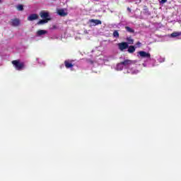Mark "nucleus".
<instances>
[{
	"label": "nucleus",
	"mask_w": 181,
	"mask_h": 181,
	"mask_svg": "<svg viewBox=\"0 0 181 181\" xmlns=\"http://www.w3.org/2000/svg\"><path fill=\"white\" fill-rule=\"evenodd\" d=\"M47 33V30H40L37 32V36H43V35H46Z\"/></svg>",
	"instance_id": "nucleus-12"
},
{
	"label": "nucleus",
	"mask_w": 181,
	"mask_h": 181,
	"mask_svg": "<svg viewBox=\"0 0 181 181\" xmlns=\"http://www.w3.org/2000/svg\"><path fill=\"white\" fill-rule=\"evenodd\" d=\"M20 23L21 21L18 18L12 19L11 22V26H19Z\"/></svg>",
	"instance_id": "nucleus-8"
},
{
	"label": "nucleus",
	"mask_w": 181,
	"mask_h": 181,
	"mask_svg": "<svg viewBox=\"0 0 181 181\" xmlns=\"http://www.w3.org/2000/svg\"><path fill=\"white\" fill-rule=\"evenodd\" d=\"M166 2H168V0H161L160 4H166Z\"/></svg>",
	"instance_id": "nucleus-22"
},
{
	"label": "nucleus",
	"mask_w": 181,
	"mask_h": 181,
	"mask_svg": "<svg viewBox=\"0 0 181 181\" xmlns=\"http://www.w3.org/2000/svg\"><path fill=\"white\" fill-rule=\"evenodd\" d=\"M139 54L141 57L146 58V59H151V54L149 52H146L144 51L139 52Z\"/></svg>",
	"instance_id": "nucleus-4"
},
{
	"label": "nucleus",
	"mask_w": 181,
	"mask_h": 181,
	"mask_svg": "<svg viewBox=\"0 0 181 181\" xmlns=\"http://www.w3.org/2000/svg\"><path fill=\"white\" fill-rule=\"evenodd\" d=\"M57 13H58L59 16H67V10L64 8L58 9Z\"/></svg>",
	"instance_id": "nucleus-6"
},
{
	"label": "nucleus",
	"mask_w": 181,
	"mask_h": 181,
	"mask_svg": "<svg viewBox=\"0 0 181 181\" xmlns=\"http://www.w3.org/2000/svg\"><path fill=\"white\" fill-rule=\"evenodd\" d=\"M122 63L126 69H128L132 64H135L136 62L131 59H124Z\"/></svg>",
	"instance_id": "nucleus-2"
},
{
	"label": "nucleus",
	"mask_w": 181,
	"mask_h": 181,
	"mask_svg": "<svg viewBox=\"0 0 181 181\" xmlns=\"http://www.w3.org/2000/svg\"><path fill=\"white\" fill-rule=\"evenodd\" d=\"M76 65V63H74V60H71L69 62V69H70V70H71V71H73V70H74V69H73V67H74Z\"/></svg>",
	"instance_id": "nucleus-10"
},
{
	"label": "nucleus",
	"mask_w": 181,
	"mask_h": 181,
	"mask_svg": "<svg viewBox=\"0 0 181 181\" xmlns=\"http://www.w3.org/2000/svg\"><path fill=\"white\" fill-rule=\"evenodd\" d=\"M128 73H132V74H136L137 73H139V71H138V70H134V71H131V69H128Z\"/></svg>",
	"instance_id": "nucleus-19"
},
{
	"label": "nucleus",
	"mask_w": 181,
	"mask_h": 181,
	"mask_svg": "<svg viewBox=\"0 0 181 181\" xmlns=\"http://www.w3.org/2000/svg\"><path fill=\"white\" fill-rule=\"evenodd\" d=\"M65 66L66 67V69H69V61L67 60L65 61Z\"/></svg>",
	"instance_id": "nucleus-21"
},
{
	"label": "nucleus",
	"mask_w": 181,
	"mask_h": 181,
	"mask_svg": "<svg viewBox=\"0 0 181 181\" xmlns=\"http://www.w3.org/2000/svg\"><path fill=\"white\" fill-rule=\"evenodd\" d=\"M16 9L18 11H23V5L22 4H18L16 6Z\"/></svg>",
	"instance_id": "nucleus-18"
},
{
	"label": "nucleus",
	"mask_w": 181,
	"mask_h": 181,
	"mask_svg": "<svg viewBox=\"0 0 181 181\" xmlns=\"http://www.w3.org/2000/svg\"><path fill=\"white\" fill-rule=\"evenodd\" d=\"M128 49L127 52L129 53H134V52H135V47L134 45H131L129 47H128Z\"/></svg>",
	"instance_id": "nucleus-15"
},
{
	"label": "nucleus",
	"mask_w": 181,
	"mask_h": 181,
	"mask_svg": "<svg viewBox=\"0 0 181 181\" xmlns=\"http://www.w3.org/2000/svg\"><path fill=\"white\" fill-rule=\"evenodd\" d=\"M127 11L131 12V8L129 7L127 8Z\"/></svg>",
	"instance_id": "nucleus-24"
},
{
	"label": "nucleus",
	"mask_w": 181,
	"mask_h": 181,
	"mask_svg": "<svg viewBox=\"0 0 181 181\" xmlns=\"http://www.w3.org/2000/svg\"><path fill=\"white\" fill-rule=\"evenodd\" d=\"M123 69H124V64H122V62L117 64L115 67V70H117V71L123 70Z\"/></svg>",
	"instance_id": "nucleus-9"
},
{
	"label": "nucleus",
	"mask_w": 181,
	"mask_h": 181,
	"mask_svg": "<svg viewBox=\"0 0 181 181\" xmlns=\"http://www.w3.org/2000/svg\"><path fill=\"white\" fill-rule=\"evenodd\" d=\"M113 37H115L116 39H118V37H119V33H118V30H115L113 32Z\"/></svg>",
	"instance_id": "nucleus-17"
},
{
	"label": "nucleus",
	"mask_w": 181,
	"mask_h": 181,
	"mask_svg": "<svg viewBox=\"0 0 181 181\" xmlns=\"http://www.w3.org/2000/svg\"><path fill=\"white\" fill-rule=\"evenodd\" d=\"M40 16H41V18L42 19H49V12L46 11H42L40 13Z\"/></svg>",
	"instance_id": "nucleus-7"
},
{
	"label": "nucleus",
	"mask_w": 181,
	"mask_h": 181,
	"mask_svg": "<svg viewBox=\"0 0 181 181\" xmlns=\"http://www.w3.org/2000/svg\"><path fill=\"white\" fill-rule=\"evenodd\" d=\"M12 64H13L15 69H16L19 71H21V70H23L25 67V64H23V62H21L18 60L13 61Z\"/></svg>",
	"instance_id": "nucleus-1"
},
{
	"label": "nucleus",
	"mask_w": 181,
	"mask_h": 181,
	"mask_svg": "<svg viewBox=\"0 0 181 181\" xmlns=\"http://www.w3.org/2000/svg\"><path fill=\"white\" fill-rule=\"evenodd\" d=\"M60 67H61V69H62V67H64V64H62Z\"/></svg>",
	"instance_id": "nucleus-25"
},
{
	"label": "nucleus",
	"mask_w": 181,
	"mask_h": 181,
	"mask_svg": "<svg viewBox=\"0 0 181 181\" xmlns=\"http://www.w3.org/2000/svg\"><path fill=\"white\" fill-rule=\"evenodd\" d=\"M39 19V16L36 13H33L30 14L28 17V21H29L30 22H32L33 21H36Z\"/></svg>",
	"instance_id": "nucleus-5"
},
{
	"label": "nucleus",
	"mask_w": 181,
	"mask_h": 181,
	"mask_svg": "<svg viewBox=\"0 0 181 181\" xmlns=\"http://www.w3.org/2000/svg\"><path fill=\"white\" fill-rule=\"evenodd\" d=\"M163 62H165V59H163Z\"/></svg>",
	"instance_id": "nucleus-26"
},
{
	"label": "nucleus",
	"mask_w": 181,
	"mask_h": 181,
	"mask_svg": "<svg viewBox=\"0 0 181 181\" xmlns=\"http://www.w3.org/2000/svg\"><path fill=\"white\" fill-rule=\"evenodd\" d=\"M90 23H93L94 26H95V25H101V21L100 20H94V19H91L90 20Z\"/></svg>",
	"instance_id": "nucleus-11"
},
{
	"label": "nucleus",
	"mask_w": 181,
	"mask_h": 181,
	"mask_svg": "<svg viewBox=\"0 0 181 181\" xmlns=\"http://www.w3.org/2000/svg\"><path fill=\"white\" fill-rule=\"evenodd\" d=\"M125 29L129 33H135V30L134 29L131 28L130 27L126 26Z\"/></svg>",
	"instance_id": "nucleus-16"
},
{
	"label": "nucleus",
	"mask_w": 181,
	"mask_h": 181,
	"mask_svg": "<svg viewBox=\"0 0 181 181\" xmlns=\"http://www.w3.org/2000/svg\"><path fill=\"white\" fill-rule=\"evenodd\" d=\"M50 21V18H47L45 20H40V21L37 22V25H45V23H47Z\"/></svg>",
	"instance_id": "nucleus-13"
},
{
	"label": "nucleus",
	"mask_w": 181,
	"mask_h": 181,
	"mask_svg": "<svg viewBox=\"0 0 181 181\" xmlns=\"http://www.w3.org/2000/svg\"><path fill=\"white\" fill-rule=\"evenodd\" d=\"M137 45V47H141V45H142V43H141L140 42H136V44Z\"/></svg>",
	"instance_id": "nucleus-23"
},
{
	"label": "nucleus",
	"mask_w": 181,
	"mask_h": 181,
	"mask_svg": "<svg viewBox=\"0 0 181 181\" xmlns=\"http://www.w3.org/2000/svg\"><path fill=\"white\" fill-rule=\"evenodd\" d=\"M178 36H181V32H174L171 33V37H177Z\"/></svg>",
	"instance_id": "nucleus-14"
},
{
	"label": "nucleus",
	"mask_w": 181,
	"mask_h": 181,
	"mask_svg": "<svg viewBox=\"0 0 181 181\" xmlns=\"http://www.w3.org/2000/svg\"><path fill=\"white\" fill-rule=\"evenodd\" d=\"M117 45L118 48L121 50V52H124L125 49H128L129 47L128 42H120L117 44Z\"/></svg>",
	"instance_id": "nucleus-3"
},
{
	"label": "nucleus",
	"mask_w": 181,
	"mask_h": 181,
	"mask_svg": "<svg viewBox=\"0 0 181 181\" xmlns=\"http://www.w3.org/2000/svg\"><path fill=\"white\" fill-rule=\"evenodd\" d=\"M127 42H129V45H134V40L131 37L127 38Z\"/></svg>",
	"instance_id": "nucleus-20"
}]
</instances>
